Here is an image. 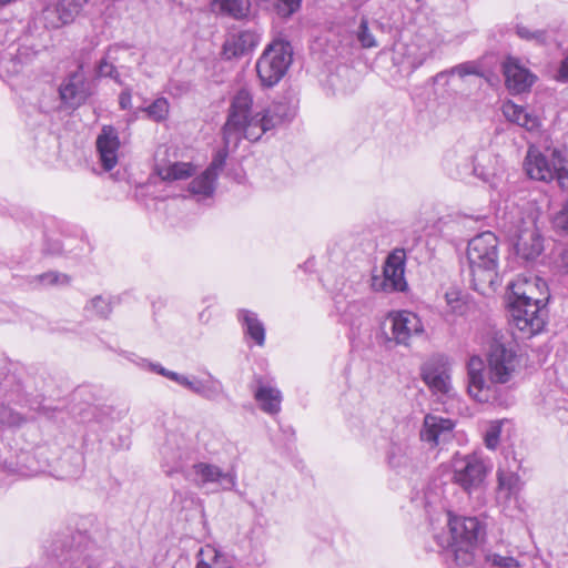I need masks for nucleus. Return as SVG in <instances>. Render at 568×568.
I'll list each match as a JSON object with an SVG mask.
<instances>
[{
  "label": "nucleus",
  "mask_w": 568,
  "mask_h": 568,
  "mask_svg": "<svg viewBox=\"0 0 568 568\" xmlns=\"http://www.w3.org/2000/svg\"><path fill=\"white\" fill-rule=\"evenodd\" d=\"M489 379L494 384H506L510 381L517 365L518 356L515 343L508 335L495 333L487 349Z\"/></svg>",
  "instance_id": "nucleus-6"
},
{
  "label": "nucleus",
  "mask_w": 568,
  "mask_h": 568,
  "mask_svg": "<svg viewBox=\"0 0 568 568\" xmlns=\"http://www.w3.org/2000/svg\"><path fill=\"white\" fill-rule=\"evenodd\" d=\"M119 105L121 110H130L132 106V92L125 88L119 95Z\"/></svg>",
  "instance_id": "nucleus-50"
},
{
  "label": "nucleus",
  "mask_w": 568,
  "mask_h": 568,
  "mask_svg": "<svg viewBox=\"0 0 568 568\" xmlns=\"http://www.w3.org/2000/svg\"><path fill=\"white\" fill-rule=\"evenodd\" d=\"M212 9L234 20H244L251 14V0H213Z\"/></svg>",
  "instance_id": "nucleus-28"
},
{
  "label": "nucleus",
  "mask_w": 568,
  "mask_h": 568,
  "mask_svg": "<svg viewBox=\"0 0 568 568\" xmlns=\"http://www.w3.org/2000/svg\"><path fill=\"white\" fill-rule=\"evenodd\" d=\"M555 265L559 271L568 273V245L560 250L555 260Z\"/></svg>",
  "instance_id": "nucleus-48"
},
{
  "label": "nucleus",
  "mask_w": 568,
  "mask_h": 568,
  "mask_svg": "<svg viewBox=\"0 0 568 568\" xmlns=\"http://www.w3.org/2000/svg\"><path fill=\"white\" fill-rule=\"evenodd\" d=\"M424 332L419 316L409 311L390 312L383 325L386 339L403 346H409L412 338L422 336Z\"/></svg>",
  "instance_id": "nucleus-8"
},
{
  "label": "nucleus",
  "mask_w": 568,
  "mask_h": 568,
  "mask_svg": "<svg viewBox=\"0 0 568 568\" xmlns=\"http://www.w3.org/2000/svg\"><path fill=\"white\" fill-rule=\"evenodd\" d=\"M405 250L395 248L386 257L383 275L372 277V288L376 292H405L408 287L405 280Z\"/></svg>",
  "instance_id": "nucleus-10"
},
{
  "label": "nucleus",
  "mask_w": 568,
  "mask_h": 568,
  "mask_svg": "<svg viewBox=\"0 0 568 568\" xmlns=\"http://www.w3.org/2000/svg\"><path fill=\"white\" fill-rule=\"evenodd\" d=\"M508 301L547 304L549 294L547 284L539 277L534 280L518 278L509 285Z\"/></svg>",
  "instance_id": "nucleus-17"
},
{
  "label": "nucleus",
  "mask_w": 568,
  "mask_h": 568,
  "mask_svg": "<svg viewBox=\"0 0 568 568\" xmlns=\"http://www.w3.org/2000/svg\"><path fill=\"white\" fill-rule=\"evenodd\" d=\"M516 227L514 248L517 257L525 263L536 262L545 250L544 237L536 225V216L530 214L527 219H521Z\"/></svg>",
  "instance_id": "nucleus-9"
},
{
  "label": "nucleus",
  "mask_w": 568,
  "mask_h": 568,
  "mask_svg": "<svg viewBox=\"0 0 568 568\" xmlns=\"http://www.w3.org/2000/svg\"><path fill=\"white\" fill-rule=\"evenodd\" d=\"M136 365L142 369H148L163 377H166L170 381L175 382L176 384L185 387L186 389L207 400L217 399L223 392L222 383L214 378L212 375H209L207 379H201L196 376L182 375L176 372L166 369L160 363H153L146 358H140V361L136 362Z\"/></svg>",
  "instance_id": "nucleus-7"
},
{
  "label": "nucleus",
  "mask_w": 568,
  "mask_h": 568,
  "mask_svg": "<svg viewBox=\"0 0 568 568\" xmlns=\"http://www.w3.org/2000/svg\"><path fill=\"white\" fill-rule=\"evenodd\" d=\"M497 480L498 494L505 499L516 496L521 488L520 477L514 471L498 469Z\"/></svg>",
  "instance_id": "nucleus-31"
},
{
  "label": "nucleus",
  "mask_w": 568,
  "mask_h": 568,
  "mask_svg": "<svg viewBox=\"0 0 568 568\" xmlns=\"http://www.w3.org/2000/svg\"><path fill=\"white\" fill-rule=\"evenodd\" d=\"M498 243L497 236L490 231L477 234L468 242L466 256L475 291L485 293L497 281Z\"/></svg>",
  "instance_id": "nucleus-3"
},
{
  "label": "nucleus",
  "mask_w": 568,
  "mask_h": 568,
  "mask_svg": "<svg viewBox=\"0 0 568 568\" xmlns=\"http://www.w3.org/2000/svg\"><path fill=\"white\" fill-rule=\"evenodd\" d=\"M508 305L510 321L518 331L527 335L541 332L546 324V304L509 301Z\"/></svg>",
  "instance_id": "nucleus-11"
},
{
  "label": "nucleus",
  "mask_w": 568,
  "mask_h": 568,
  "mask_svg": "<svg viewBox=\"0 0 568 568\" xmlns=\"http://www.w3.org/2000/svg\"><path fill=\"white\" fill-rule=\"evenodd\" d=\"M260 36L251 30H244L233 34L223 45L226 59L242 57L252 51L258 43Z\"/></svg>",
  "instance_id": "nucleus-24"
},
{
  "label": "nucleus",
  "mask_w": 568,
  "mask_h": 568,
  "mask_svg": "<svg viewBox=\"0 0 568 568\" xmlns=\"http://www.w3.org/2000/svg\"><path fill=\"white\" fill-rule=\"evenodd\" d=\"M43 286H65L70 283V276L58 272H47L38 276Z\"/></svg>",
  "instance_id": "nucleus-41"
},
{
  "label": "nucleus",
  "mask_w": 568,
  "mask_h": 568,
  "mask_svg": "<svg viewBox=\"0 0 568 568\" xmlns=\"http://www.w3.org/2000/svg\"><path fill=\"white\" fill-rule=\"evenodd\" d=\"M224 146L225 149H222V150H219L212 162L210 163V165L205 169V171L211 174V176H214L215 179H217V175H219V172L222 171L223 166L225 165V161H226V158H227V149H234V146L230 145V146H226V144L224 143ZM237 148V145L235 146V149Z\"/></svg>",
  "instance_id": "nucleus-42"
},
{
  "label": "nucleus",
  "mask_w": 568,
  "mask_h": 568,
  "mask_svg": "<svg viewBox=\"0 0 568 568\" xmlns=\"http://www.w3.org/2000/svg\"><path fill=\"white\" fill-rule=\"evenodd\" d=\"M253 98L246 89L239 90L233 97L223 125L226 146L235 148L242 139L256 142L264 133L291 121L295 115V109L286 102H274L254 115L251 112Z\"/></svg>",
  "instance_id": "nucleus-1"
},
{
  "label": "nucleus",
  "mask_w": 568,
  "mask_h": 568,
  "mask_svg": "<svg viewBox=\"0 0 568 568\" xmlns=\"http://www.w3.org/2000/svg\"><path fill=\"white\" fill-rule=\"evenodd\" d=\"M60 473L57 475L60 479H72L77 478L83 469V458L75 452H65L59 459Z\"/></svg>",
  "instance_id": "nucleus-30"
},
{
  "label": "nucleus",
  "mask_w": 568,
  "mask_h": 568,
  "mask_svg": "<svg viewBox=\"0 0 568 568\" xmlns=\"http://www.w3.org/2000/svg\"><path fill=\"white\" fill-rule=\"evenodd\" d=\"M254 398L260 404V408L270 415H275L281 410L282 393L278 388L264 383L262 376L254 378Z\"/></svg>",
  "instance_id": "nucleus-22"
},
{
  "label": "nucleus",
  "mask_w": 568,
  "mask_h": 568,
  "mask_svg": "<svg viewBox=\"0 0 568 568\" xmlns=\"http://www.w3.org/2000/svg\"><path fill=\"white\" fill-rule=\"evenodd\" d=\"M139 111L144 112L146 118L154 122H162L169 115L170 104L165 98H158L150 105L140 108Z\"/></svg>",
  "instance_id": "nucleus-36"
},
{
  "label": "nucleus",
  "mask_w": 568,
  "mask_h": 568,
  "mask_svg": "<svg viewBox=\"0 0 568 568\" xmlns=\"http://www.w3.org/2000/svg\"><path fill=\"white\" fill-rule=\"evenodd\" d=\"M185 478L197 487L216 484L224 490H230L236 485L235 476L224 473L219 466L210 463H196L185 474Z\"/></svg>",
  "instance_id": "nucleus-14"
},
{
  "label": "nucleus",
  "mask_w": 568,
  "mask_h": 568,
  "mask_svg": "<svg viewBox=\"0 0 568 568\" xmlns=\"http://www.w3.org/2000/svg\"><path fill=\"white\" fill-rule=\"evenodd\" d=\"M516 33L523 40L535 41L538 44H546L547 42V32L545 30H531L526 26L518 24Z\"/></svg>",
  "instance_id": "nucleus-38"
},
{
  "label": "nucleus",
  "mask_w": 568,
  "mask_h": 568,
  "mask_svg": "<svg viewBox=\"0 0 568 568\" xmlns=\"http://www.w3.org/2000/svg\"><path fill=\"white\" fill-rule=\"evenodd\" d=\"M485 564L493 568H519L518 560L510 555H503L500 552L487 549L484 551Z\"/></svg>",
  "instance_id": "nucleus-34"
},
{
  "label": "nucleus",
  "mask_w": 568,
  "mask_h": 568,
  "mask_svg": "<svg viewBox=\"0 0 568 568\" xmlns=\"http://www.w3.org/2000/svg\"><path fill=\"white\" fill-rule=\"evenodd\" d=\"M22 416L9 407H0V425L19 426L22 423Z\"/></svg>",
  "instance_id": "nucleus-46"
},
{
  "label": "nucleus",
  "mask_w": 568,
  "mask_h": 568,
  "mask_svg": "<svg viewBox=\"0 0 568 568\" xmlns=\"http://www.w3.org/2000/svg\"><path fill=\"white\" fill-rule=\"evenodd\" d=\"M423 0H416V2H422Z\"/></svg>",
  "instance_id": "nucleus-53"
},
{
  "label": "nucleus",
  "mask_w": 568,
  "mask_h": 568,
  "mask_svg": "<svg viewBox=\"0 0 568 568\" xmlns=\"http://www.w3.org/2000/svg\"><path fill=\"white\" fill-rule=\"evenodd\" d=\"M551 224L560 236H568V200L562 204L561 209L555 213L551 219Z\"/></svg>",
  "instance_id": "nucleus-37"
},
{
  "label": "nucleus",
  "mask_w": 568,
  "mask_h": 568,
  "mask_svg": "<svg viewBox=\"0 0 568 568\" xmlns=\"http://www.w3.org/2000/svg\"><path fill=\"white\" fill-rule=\"evenodd\" d=\"M237 318L242 324L244 334L252 338L258 346L265 344V327L256 313L248 310H240Z\"/></svg>",
  "instance_id": "nucleus-27"
},
{
  "label": "nucleus",
  "mask_w": 568,
  "mask_h": 568,
  "mask_svg": "<svg viewBox=\"0 0 568 568\" xmlns=\"http://www.w3.org/2000/svg\"><path fill=\"white\" fill-rule=\"evenodd\" d=\"M556 80L561 83L568 82V53L564 57V59L559 63V68L556 74Z\"/></svg>",
  "instance_id": "nucleus-49"
},
{
  "label": "nucleus",
  "mask_w": 568,
  "mask_h": 568,
  "mask_svg": "<svg viewBox=\"0 0 568 568\" xmlns=\"http://www.w3.org/2000/svg\"><path fill=\"white\" fill-rule=\"evenodd\" d=\"M89 0H55L45 4L40 19L45 29L57 30L73 23Z\"/></svg>",
  "instance_id": "nucleus-12"
},
{
  "label": "nucleus",
  "mask_w": 568,
  "mask_h": 568,
  "mask_svg": "<svg viewBox=\"0 0 568 568\" xmlns=\"http://www.w3.org/2000/svg\"><path fill=\"white\" fill-rule=\"evenodd\" d=\"M61 101L72 108H79L91 95L90 84L85 78L82 65L63 80L59 88Z\"/></svg>",
  "instance_id": "nucleus-15"
},
{
  "label": "nucleus",
  "mask_w": 568,
  "mask_h": 568,
  "mask_svg": "<svg viewBox=\"0 0 568 568\" xmlns=\"http://www.w3.org/2000/svg\"><path fill=\"white\" fill-rule=\"evenodd\" d=\"M155 172L162 180L175 181L190 178L193 175L195 168L186 162L162 163L155 159Z\"/></svg>",
  "instance_id": "nucleus-29"
},
{
  "label": "nucleus",
  "mask_w": 568,
  "mask_h": 568,
  "mask_svg": "<svg viewBox=\"0 0 568 568\" xmlns=\"http://www.w3.org/2000/svg\"><path fill=\"white\" fill-rule=\"evenodd\" d=\"M111 53V49L109 50L105 58L101 59L98 63L97 71L100 77H109L113 79L115 82L121 84V81L119 79V72L115 68V65L109 61Z\"/></svg>",
  "instance_id": "nucleus-44"
},
{
  "label": "nucleus",
  "mask_w": 568,
  "mask_h": 568,
  "mask_svg": "<svg viewBox=\"0 0 568 568\" xmlns=\"http://www.w3.org/2000/svg\"><path fill=\"white\" fill-rule=\"evenodd\" d=\"M524 169L532 180H557L560 187L568 190V159L559 149H547L546 153H542L530 146L524 161Z\"/></svg>",
  "instance_id": "nucleus-4"
},
{
  "label": "nucleus",
  "mask_w": 568,
  "mask_h": 568,
  "mask_svg": "<svg viewBox=\"0 0 568 568\" xmlns=\"http://www.w3.org/2000/svg\"><path fill=\"white\" fill-rule=\"evenodd\" d=\"M293 61V49L286 40L268 44L256 62V72L263 88L275 87L286 74Z\"/></svg>",
  "instance_id": "nucleus-5"
},
{
  "label": "nucleus",
  "mask_w": 568,
  "mask_h": 568,
  "mask_svg": "<svg viewBox=\"0 0 568 568\" xmlns=\"http://www.w3.org/2000/svg\"><path fill=\"white\" fill-rule=\"evenodd\" d=\"M443 518L447 531L435 535L437 545L450 551L457 565L473 564L474 550L486 534L485 525L476 517L456 516L450 511H444Z\"/></svg>",
  "instance_id": "nucleus-2"
},
{
  "label": "nucleus",
  "mask_w": 568,
  "mask_h": 568,
  "mask_svg": "<svg viewBox=\"0 0 568 568\" xmlns=\"http://www.w3.org/2000/svg\"><path fill=\"white\" fill-rule=\"evenodd\" d=\"M215 181L214 176L204 171L191 181L189 191L200 199L211 197L215 191Z\"/></svg>",
  "instance_id": "nucleus-32"
},
{
  "label": "nucleus",
  "mask_w": 568,
  "mask_h": 568,
  "mask_svg": "<svg viewBox=\"0 0 568 568\" xmlns=\"http://www.w3.org/2000/svg\"><path fill=\"white\" fill-rule=\"evenodd\" d=\"M302 6V0H275V10L281 18L287 19L296 13Z\"/></svg>",
  "instance_id": "nucleus-40"
},
{
  "label": "nucleus",
  "mask_w": 568,
  "mask_h": 568,
  "mask_svg": "<svg viewBox=\"0 0 568 568\" xmlns=\"http://www.w3.org/2000/svg\"><path fill=\"white\" fill-rule=\"evenodd\" d=\"M84 311L100 318L106 320L112 313L111 297L97 295L85 304Z\"/></svg>",
  "instance_id": "nucleus-35"
},
{
  "label": "nucleus",
  "mask_w": 568,
  "mask_h": 568,
  "mask_svg": "<svg viewBox=\"0 0 568 568\" xmlns=\"http://www.w3.org/2000/svg\"><path fill=\"white\" fill-rule=\"evenodd\" d=\"M503 73L508 89L516 93L529 90L536 81V75L514 57H507L503 62Z\"/></svg>",
  "instance_id": "nucleus-20"
},
{
  "label": "nucleus",
  "mask_w": 568,
  "mask_h": 568,
  "mask_svg": "<svg viewBox=\"0 0 568 568\" xmlns=\"http://www.w3.org/2000/svg\"><path fill=\"white\" fill-rule=\"evenodd\" d=\"M14 470L21 476H34L44 470V465L37 460L36 455L21 453L18 456V468Z\"/></svg>",
  "instance_id": "nucleus-33"
},
{
  "label": "nucleus",
  "mask_w": 568,
  "mask_h": 568,
  "mask_svg": "<svg viewBox=\"0 0 568 568\" xmlns=\"http://www.w3.org/2000/svg\"><path fill=\"white\" fill-rule=\"evenodd\" d=\"M357 40L359 41L363 48L369 49L377 47V42L372 34L368 22L365 18H362L358 30H357Z\"/></svg>",
  "instance_id": "nucleus-43"
},
{
  "label": "nucleus",
  "mask_w": 568,
  "mask_h": 568,
  "mask_svg": "<svg viewBox=\"0 0 568 568\" xmlns=\"http://www.w3.org/2000/svg\"><path fill=\"white\" fill-rule=\"evenodd\" d=\"M16 0H0V9L11 4L12 2H14Z\"/></svg>",
  "instance_id": "nucleus-52"
},
{
  "label": "nucleus",
  "mask_w": 568,
  "mask_h": 568,
  "mask_svg": "<svg viewBox=\"0 0 568 568\" xmlns=\"http://www.w3.org/2000/svg\"><path fill=\"white\" fill-rule=\"evenodd\" d=\"M448 74H457L458 77L464 78L470 74H479V70L474 62H465L452 68L449 71L437 73L434 80L439 81V79Z\"/></svg>",
  "instance_id": "nucleus-39"
},
{
  "label": "nucleus",
  "mask_w": 568,
  "mask_h": 568,
  "mask_svg": "<svg viewBox=\"0 0 568 568\" xmlns=\"http://www.w3.org/2000/svg\"><path fill=\"white\" fill-rule=\"evenodd\" d=\"M503 114L505 118L528 131H534L539 126V120L536 115L528 112L526 108L507 101L503 105Z\"/></svg>",
  "instance_id": "nucleus-26"
},
{
  "label": "nucleus",
  "mask_w": 568,
  "mask_h": 568,
  "mask_svg": "<svg viewBox=\"0 0 568 568\" xmlns=\"http://www.w3.org/2000/svg\"><path fill=\"white\" fill-rule=\"evenodd\" d=\"M500 433L501 426L498 422H494L489 425L484 437L487 448L495 449L498 446Z\"/></svg>",
  "instance_id": "nucleus-45"
},
{
  "label": "nucleus",
  "mask_w": 568,
  "mask_h": 568,
  "mask_svg": "<svg viewBox=\"0 0 568 568\" xmlns=\"http://www.w3.org/2000/svg\"><path fill=\"white\" fill-rule=\"evenodd\" d=\"M388 463L392 467H398L399 466V463L397 462V458L394 454H390L388 456Z\"/></svg>",
  "instance_id": "nucleus-51"
},
{
  "label": "nucleus",
  "mask_w": 568,
  "mask_h": 568,
  "mask_svg": "<svg viewBox=\"0 0 568 568\" xmlns=\"http://www.w3.org/2000/svg\"><path fill=\"white\" fill-rule=\"evenodd\" d=\"M97 151L102 168L111 171L118 163L120 148L119 133L112 125H103L95 141Z\"/></svg>",
  "instance_id": "nucleus-19"
},
{
  "label": "nucleus",
  "mask_w": 568,
  "mask_h": 568,
  "mask_svg": "<svg viewBox=\"0 0 568 568\" xmlns=\"http://www.w3.org/2000/svg\"><path fill=\"white\" fill-rule=\"evenodd\" d=\"M422 378L435 394L446 395L450 392V376L443 357L425 363L422 368Z\"/></svg>",
  "instance_id": "nucleus-18"
},
{
  "label": "nucleus",
  "mask_w": 568,
  "mask_h": 568,
  "mask_svg": "<svg viewBox=\"0 0 568 568\" xmlns=\"http://www.w3.org/2000/svg\"><path fill=\"white\" fill-rule=\"evenodd\" d=\"M457 173L459 176L466 175V174H474L484 181L487 180V176L478 171V168L474 165V158L473 155H468L465 158V161L462 165L457 164Z\"/></svg>",
  "instance_id": "nucleus-47"
},
{
  "label": "nucleus",
  "mask_w": 568,
  "mask_h": 568,
  "mask_svg": "<svg viewBox=\"0 0 568 568\" xmlns=\"http://www.w3.org/2000/svg\"><path fill=\"white\" fill-rule=\"evenodd\" d=\"M50 552L64 568H92L83 550L79 546H73V537L70 535L54 539Z\"/></svg>",
  "instance_id": "nucleus-16"
},
{
  "label": "nucleus",
  "mask_w": 568,
  "mask_h": 568,
  "mask_svg": "<svg viewBox=\"0 0 568 568\" xmlns=\"http://www.w3.org/2000/svg\"><path fill=\"white\" fill-rule=\"evenodd\" d=\"M468 393L479 403H487L490 398V385L484 378L483 362L479 357H471L468 362Z\"/></svg>",
  "instance_id": "nucleus-21"
},
{
  "label": "nucleus",
  "mask_w": 568,
  "mask_h": 568,
  "mask_svg": "<svg viewBox=\"0 0 568 568\" xmlns=\"http://www.w3.org/2000/svg\"><path fill=\"white\" fill-rule=\"evenodd\" d=\"M196 558V568H234L233 557L211 545L202 547Z\"/></svg>",
  "instance_id": "nucleus-25"
},
{
  "label": "nucleus",
  "mask_w": 568,
  "mask_h": 568,
  "mask_svg": "<svg viewBox=\"0 0 568 568\" xmlns=\"http://www.w3.org/2000/svg\"><path fill=\"white\" fill-rule=\"evenodd\" d=\"M453 428L454 423L450 419L427 414L424 418L420 438L432 445H437L442 437L445 439L450 435Z\"/></svg>",
  "instance_id": "nucleus-23"
},
{
  "label": "nucleus",
  "mask_w": 568,
  "mask_h": 568,
  "mask_svg": "<svg viewBox=\"0 0 568 568\" xmlns=\"http://www.w3.org/2000/svg\"><path fill=\"white\" fill-rule=\"evenodd\" d=\"M486 475L487 467L477 455H467L454 463L453 480L469 495L480 488Z\"/></svg>",
  "instance_id": "nucleus-13"
}]
</instances>
